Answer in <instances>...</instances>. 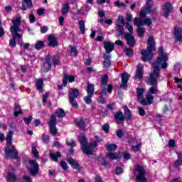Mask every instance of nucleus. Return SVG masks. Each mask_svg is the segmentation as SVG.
Instances as JSON below:
<instances>
[{
  "mask_svg": "<svg viewBox=\"0 0 182 182\" xmlns=\"http://www.w3.org/2000/svg\"><path fill=\"white\" fill-rule=\"evenodd\" d=\"M167 60H168L167 54L164 53V48L161 47L159 50V57L156 58V61L153 64L154 71L150 74L149 77H146V83L149 85V86H151L149 90L150 95H157L159 90L157 80L160 76V66L162 69H166L168 66Z\"/></svg>",
  "mask_w": 182,
  "mask_h": 182,
  "instance_id": "obj_1",
  "label": "nucleus"
},
{
  "mask_svg": "<svg viewBox=\"0 0 182 182\" xmlns=\"http://www.w3.org/2000/svg\"><path fill=\"white\" fill-rule=\"evenodd\" d=\"M21 21L22 16L19 14L14 17L11 21L13 25L10 27V31L13 38L9 42L11 48H15L16 46V39H21L22 38V29L19 28V26H21Z\"/></svg>",
  "mask_w": 182,
  "mask_h": 182,
  "instance_id": "obj_2",
  "label": "nucleus"
},
{
  "mask_svg": "<svg viewBox=\"0 0 182 182\" xmlns=\"http://www.w3.org/2000/svg\"><path fill=\"white\" fill-rule=\"evenodd\" d=\"M78 140L81 144V149L83 153L88 156L93 154V152L96 150V147H97V143L102 141V139L97 136H95V140H92L90 144H87V139L85 135H80L78 137Z\"/></svg>",
  "mask_w": 182,
  "mask_h": 182,
  "instance_id": "obj_3",
  "label": "nucleus"
},
{
  "mask_svg": "<svg viewBox=\"0 0 182 182\" xmlns=\"http://www.w3.org/2000/svg\"><path fill=\"white\" fill-rule=\"evenodd\" d=\"M12 132H9L6 136V141L7 146L4 150L6 159H18V151L15 149V146L12 144Z\"/></svg>",
  "mask_w": 182,
  "mask_h": 182,
  "instance_id": "obj_4",
  "label": "nucleus"
},
{
  "mask_svg": "<svg viewBox=\"0 0 182 182\" xmlns=\"http://www.w3.org/2000/svg\"><path fill=\"white\" fill-rule=\"evenodd\" d=\"M154 42V38L153 36H149L147 41V48L146 50H142L141 51V60L143 62H147L153 59V51L156 50V47Z\"/></svg>",
  "mask_w": 182,
  "mask_h": 182,
  "instance_id": "obj_5",
  "label": "nucleus"
},
{
  "mask_svg": "<svg viewBox=\"0 0 182 182\" xmlns=\"http://www.w3.org/2000/svg\"><path fill=\"white\" fill-rule=\"evenodd\" d=\"M144 92H146V90H144V88L136 89V97L139 102L141 103V105H142V106L153 105V100H154L153 95L147 92L146 95V98H144L143 97V95H144Z\"/></svg>",
  "mask_w": 182,
  "mask_h": 182,
  "instance_id": "obj_6",
  "label": "nucleus"
},
{
  "mask_svg": "<svg viewBox=\"0 0 182 182\" xmlns=\"http://www.w3.org/2000/svg\"><path fill=\"white\" fill-rule=\"evenodd\" d=\"M156 9L153 8V0H146V5L143 7L139 13L140 18L149 15V14H154Z\"/></svg>",
  "mask_w": 182,
  "mask_h": 182,
  "instance_id": "obj_7",
  "label": "nucleus"
},
{
  "mask_svg": "<svg viewBox=\"0 0 182 182\" xmlns=\"http://www.w3.org/2000/svg\"><path fill=\"white\" fill-rule=\"evenodd\" d=\"M26 168L31 176H36L39 173V165L35 160L28 161Z\"/></svg>",
  "mask_w": 182,
  "mask_h": 182,
  "instance_id": "obj_8",
  "label": "nucleus"
},
{
  "mask_svg": "<svg viewBox=\"0 0 182 182\" xmlns=\"http://www.w3.org/2000/svg\"><path fill=\"white\" fill-rule=\"evenodd\" d=\"M135 173L136 174L137 182H147V178H146V170L143 166L136 165Z\"/></svg>",
  "mask_w": 182,
  "mask_h": 182,
  "instance_id": "obj_9",
  "label": "nucleus"
},
{
  "mask_svg": "<svg viewBox=\"0 0 182 182\" xmlns=\"http://www.w3.org/2000/svg\"><path fill=\"white\" fill-rule=\"evenodd\" d=\"M141 18H134V23L138 28L143 26L144 25H147V26H150L151 25V18L148 16H142Z\"/></svg>",
  "mask_w": 182,
  "mask_h": 182,
  "instance_id": "obj_10",
  "label": "nucleus"
},
{
  "mask_svg": "<svg viewBox=\"0 0 182 182\" xmlns=\"http://www.w3.org/2000/svg\"><path fill=\"white\" fill-rule=\"evenodd\" d=\"M69 99H70V103L73 106V107H77V102H76V97L79 96V90L77 89H70L69 90Z\"/></svg>",
  "mask_w": 182,
  "mask_h": 182,
  "instance_id": "obj_11",
  "label": "nucleus"
},
{
  "mask_svg": "<svg viewBox=\"0 0 182 182\" xmlns=\"http://www.w3.org/2000/svg\"><path fill=\"white\" fill-rule=\"evenodd\" d=\"M58 122L56 121V117L53 115L50 117V120L48 122V126L50 129V134L53 136H56L58 134V129H56V124Z\"/></svg>",
  "mask_w": 182,
  "mask_h": 182,
  "instance_id": "obj_12",
  "label": "nucleus"
},
{
  "mask_svg": "<svg viewBox=\"0 0 182 182\" xmlns=\"http://www.w3.org/2000/svg\"><path fill=\"white\" fill-rule=\"evenodd\" d=\"M52 59L50 58V54L46 55V62L43 63V70L44 72H49L52 68Z\"/></svg>",
  "mask_w": 182,
  "mask_h": 182,
  "instance_id": "obj_13",
  "label": "nucleus"
},
{
  "mask_svg": "<svg viewBox=\"0 0 182 182\" xmlns=\"http://www.w3.org/2000/svg\"><path fill=\"white\" fill-rule=\"evenodd\" d=\"M173 12V5L170 4V2H167L165 4L164 6V13L163 16L164 18H168V15Z\"/></svg>",
  "mask_w": 182,
  "mask_h": 182,
  "instance_id": "obj_14",
  "label": "nucleus"
},
{
  "mask_svg": "<svg viewBox=\"0 0 182 182\" xmlns=\"http://www.w3.org/2000/svg\"><path fill=\"white\" fill-rule=\"evenodd\" d=\"M173 33L175 39L178 41V42H182V26L175 27Z\"/></svg>",
  "mask_w": 182,
  "mask_h": 182,
  "instance_id": "obj_15",
  "label": "nucleus"
},
{
  "mask_svg": "<svg viewBox=\"0 0 182 182\" xmlns=\"http://www.w3.org/2000/svg\"><path fill=\"white\" fill-rule=\"evenodd\" d=\"M114 117L117 124H123V123H124V115L122 111L117 112Z\"/></svg>",
  "mask_w": 182,
  "mask_h": 182,
  "instance_id": "obj_16",
  "label": "nucleus"
},
{
  "mask_svg": "<svg viewBox=\"0 0 182 182\" xmlns=\"http://www.w3.org/2000/svg\"><path fill=\"white\" fill-rule=\"evenodd\" d=\"M122 77V84H121V89H126L127 87V82H129V74L124 73L121 75Z\"/></svg>",
  "mask_w": 182,
  "mask_h": 182,
  "instance_id": "obj_17",
  "label": "nucleus"
},
{
  "mask_svg": "<svg viewBox=\"0 0 182 182\" xmlns=\"http://www.w3.org/2000/svg\"><path fill=\"white\" fill-rule=\"evenodd\" d=\"M124 37L129 46H134L136 45V40L132 34L126 33Z\"/></svg>",
  "mask_w": 182,
  "mask_h": 182,
  "instance_id": "obj_18",
  "label": "nucleus"
},
{
  "mask_svg": "<svg viewBox=\"0 0 182 182\" xmlns=\"http://www.w3.org/2000/svg\"><path fill=\"white\" fill-rule=\"evenodd\" d=\"M48 41V45L51 48H56V46H58V38H56L55 36L53 35L49 36Z\"/></svg>",
  "mask_w": 182,
  "mask_h": 182,
  "instance_id": "obj_19",
  "label": "nucleus"
},
{
  "mask_svg": "<svg viewBox=\"0 0 182 182\" xmlns=\"http://www.w3.org/2000/svg\"><path fill=\"white\" fill-rule=\"evenodd\" d=\"M143 69H144V66L141 64H139L135 75L136 79H139L140 80V79L143 77Z\"/></svg>",
  "mask_w": 182,
  "mask_h": 182,
  "instance_id": "obj_20",
  "label": "nucleus"
},
{
  "mask_svg": "<svg viewBox=\"0 0 182 182\" xmlns=\"http://www.w3.org/2000/svg\"><path fill=\"white\" fill-rule=\"evenodd\" d=\"M104 48L107 53H110L114 50V44L110 41H107L104 43Z\"/></svg>",
  "mask_w": 182,
  "mask_h": 182,
  "instance_id": "obj_21",
  "label": "nucleus"
},
{
  "mask_svg": "<svg viewBox=\"0 0 182 182\" xmlns=\"http://www.w3.org/2000/svg\"><path fill=\"white\" fill-rule=\"evenodd\" d=\"M68 80L70 83H72V82H75V77L73 75H68V74L64 75V78L63 79L64 86H68Z\"/></svg>",
  "mask_w": 182,
  "mask_h": 182,
  "instance_id": "obj_22",
  "label": "nucleus"
},
{
  "mask_svg": "<svg viewBox=\"0 0 182 182\" xmlns=\"http://www.w3.org/2000/svg\"><path fill=\"white\" fill-rule=\"evenodd\" d=\"M67 161L69 163V164H70V166H72L73 168L80 171V166H79V164H77V161H75V159L70 158L67 159Z\"/></svg>",
  "mask_w": 182,
  "mask_h": 182,
  "instance_id": "obj_23",
  "label": "nucleus"
},
{
  "mask_svg": "<svg viewBox=\"0 0 182 182\" xmlns=\"http://www.w3.org/2000/svg\"><path fill=\"white\" fill-rule=\"evenodd\" d=\"M23 5L21 7V9L22 11H26V7L25 5H26L27 8H32L33 6V4H32V0H23Z\"/></svg>",
  "mask_w": 182,
  "mask_h": 182,
  "instance_id": "obj_24",
  "label": "nucleus"
},
{
  "mask_svg": "<svg viewBox=\"0 0 182 182\" xmlns=\"http://www.w3.org/2000/svg\"><path fill=\"white\" fill-rule=\"evenodd\" d=\"M7 180L9 182H16V175H15V171L13 170L11 172H9Z\"/></svg>",
  "mask_w": 182,
  "mask_h": 182,
  "instance_id": "obj_25",
  "label": "nucleus"
},
{
  "mask_svg": "<svg viewBox=\"0 0 182 182\" xmlns=\"http://www.w3.org/2000/svg\"><path fill=\"white\" fill-rule=\"evenodd\" d=\"M86 91L89 96H93L95 95V85L87 84Z\"/></svg>",
  "mask_w": 182,
  "mask_h": 182,
  "instance_id": "obj_26",
  "label": "nucleus"
},
{
  "mask_svg": "<svg viewBox=\"0 0 182 182\" xmlns=\"http://www.w3.org/2000/svg\"><path fill=\"white\" fill-rule=\"evenodd\" d=\"M107 157L111 160H117V159H120L121 155L120 154L109 152L107 154Z\"/></svg>",
  "mask_w": 182,
  "mask_h": 182,
  "instance_id": "obj_27",
  "label": "nucleus"
},
{
  "mask_svg": "<svg viewBox=\"0 0 182 182\" xmlns=\"http://www.w3.org/2000/svg\"><path fill=\"white\" fill-rule=\"evenodd\" d=\"M34 48L36 49V50H41V49H43V48H45V42L42 41H38L36 43Z\"/></svg>",
  "mask_w": 182,
  "mask_h": 182,
  "instance_id": "obj_28",
  "label": "nucleus"
},
{
  "mask_svg": "<svg viewBox=\"0 0 182 182\" xmlns=\"http://www.w3.org/2000/svg\"><path fill=\"white\" fill-rule=\"evenodd\" d=\"M70 6L69 3H65L63 4V8L61 9V14L63 15H66V14L69 13V9H70Z\"/></svg>",
  "mask_w": 182,
  "mask_h": 182,
  "instance_id": "obj_29",
  "label": "nucleus"
},
{
  "mask_svg": "<svg viewBox=\"0 0 182 182\" xmlns=\"http://www.w3.org/2000/svg\"><path fill=\"white\" fill-rule=\"evenodd\" d=\"M75 123L81 130H85V121L82 119H75Z\"/></svg>",
  "mask_w": 182,
  "mask_h": 182,
  "instance_id": "obj_30",
  "label": "nucleus"
},
{
  "mask_svg": "<svg viewBox=\"0 0 182 182\" xmlns=\"http://www.w3.org/2000/svg\"><path fill=\"white\" fill-rule=\"evenodd\" d=\"M19 114H22V109H21V106L19 105L16 104L14 107V116L18 117Z\"/></svg>",
  "mask_w": 182,
  "mask_h": 182,
  "instance_id": "obj_31",
  "label": "nucleus"
},
{
  "mask_svg": "<svg viewBox=\"0 0 182 182\" xmlns=\"http://www.w3.org/2000/svg\"><path fill=\"white\" fill-rule=\"evenodd\" d=\"M60 156V152H56L55 154L50 152V157L51 158L53 161H58Z\"/></svg>",
  "mask_w": 182,
  "mask_h": 182,
  "instance_id": "obj_32",
  "label": "nucleus"
},
{
  "mask_svg": "<svg viewBox=\"0 0 182 182\" xmlns=\"http://www.w3.org/2000/svg\"><path fill=\"white\" fill-rule=\"evenodd\" d=\"M36 87L39 92H42L43 87V80L42 78L38 79L36 82Z\"/></svg>",
  "mask_w": 182,
  "mask_h": 182,
  "instance_id": "obj_33",
  "label": "nucleus"
},
{
  "mask_svg": "<svg viewBox=\"0 0 182 182\" xmlns=\"http://www.w3.org/2000/svg\"><path fill=\"white\" fill-rule=\"evenodd\" d=\"M55 114L57 117H59V118L65 117V116H66V114L65 113V110L60 108H58L55 111Z\"/></svg>",
  "mask_w": 182,
  "mask_h": 182,
  "instance_id": "obj_34",
  "label": "nucleus"
},
{
  "mask_svg": "<svg viewBox=\"0 0 182 182\" xmlns=\"http://www.w3.org/2000/svg\"><path fill=\"white\" fill-rule=\"evenodd\" d=\"M124 26V17L119 16L116 21V26Z\"/></svg>",
  "mask_w": 182,
  "mask_h": 182,
  "instance_id": "obj_35",
  "label": "nucleus"
},
{
  "mask_svg": "<svg viewBox=\"0 0 182 182\" xmlns=\"http://www.w3.org/2000/svg\"><path fill=\"white\" fill-rule=\"evenodd\" d=\"M124 113H125V117L127 120H130L132 119V112L127 107H124Z\"/></svg>",
  "mask_w": 182,
  "mask_h": 182,
  "instance_id": "obj_36",
  "label": "nucleus"
},
{
  "mask_svg": "<svg viewBox=\"0 0 182 182\" xmlns=\"http://www.w3.org/2000/svg\"><path fill=\"white\" fill-rule=\"evenodd\" d=\"M107 82H109V77L107 75H105L101 78V86L105 87L107 85Z\"/></svg>",
  "mask_w": 182,
  "mask_h": 182,
  "instance_id": "obj_37",
  "label": "nucleus"
},
{
  "mask_svg": "<svg viewBox=\"0 0 182 182\" xmlns=\"http://www.w3.org/2000/svg\"><path fill=\"white\" fill-rule=\"evenodd\" d=\"M124 26H117L116 31L117 32V38H119V36H121V35H123V32H124V29L123 28Z\"/></svg>",
  "mask_w": 182,
  "mask_h": 182,
  "instance_id": "obj_38",
  "label": "nucleus"
},
{
  "mask_svg": "<svg viewBox=\"0 0 182 182\" xmlns=\"http://www.w3.org/2000/svg\"><path fill=\"white\" fill-rule=\"evenodd\" d=\"M70 52L72 56H77L78 51H77V49L76 48V47L70 45Z\"/></svg>",
  "mask_w": 182,
  "mask_h": 182,
  "instance_id": "obj_39",
  "label": "nucleus"
},
{
  "mask_svg": "<svg viewBox=\"0 0 182 182\" xmlns=\"http://www.w3.org/2000/svg\"><path fill=\"white\" fill-rule=\"evenodd\" d=\"M136 32H137L139 38H143V35H144V32H146V29L144 28L139 27L137 28Z\"/></svg>",
  "mask_w": 182,
  "mask_h": 182,
  "instance_id": "obj_40",
  "label": "nucleus"
},
{
  "mask_svg": "<svg viewBox=\"0 0 182 182\" xmlns=\"http://www.w3.org/2000/svg\"><path fill=\"white\" fill-rule=\"evenodd\" d=\"M78 25L80 26V31L82 32V34H84L85 32V21H79Z\"/></svg>",
  "mask_w": 182,
  "mask_h": 182,
  "instance_id": "obj_41",
  "label": "nucleus"
},
{
  "mask_svg": "<svg viewBox=\"0 0 182 182\" xmlns=\"http://www.w3.org/2000/svg\"><path fill=\"white\" fill-rule=\"evenodd\" d=\"M106 147L108 151H114L117 149V146H116L115 144H109L107 145Z\"/></svg>",
  "mask_w": 182,
  "mask_h": 182,
  "instance_id": "obj_42",
  "label": "nucleus"
},
{
  "mask_svg": "<svg viewBox=\"0 0 182 182\" xmlns=\"http://www.w3.org/2000/svg\"><path fill=\"white\" fill-rule=\"evenodd\" d=\"M31 153L35 157V159H39V152L38 151V149H36V147L32 148Z\"/></svg>",
  "mask_w": 182,
  "mask_h": 182,
  "instance_id": "obj_43",
  "label": "nucleus"
},
{
  "mask_svg": "<svg viewBox=\"0 0 182 182\" xmlns=\"http://www.w3.org/2000/svg\"><path fill=\"white\" fill-rule=\"evenodd\" d=\"M66 144L70 147H76V142L73 139H70V141L67 140Z\"/></svg>",
  "mask_w": 182,
  "mask_h": 182,
  "instance_id": "obj_44",
  "label": "nucleus"
},
{
  "mask_svg": "<svg viewBox=\"0 0 182 182\" xmlns=\"http://www.w3.org/2000/svg\"><path fill=\"white\" fill-rule=\"evenodd\" d=\"M92 97L93 96L87 95L84 97V100L87 105H90L92 103Z\"/></svg>",
  "mask_w": 182,
  "mask_h": 182,
  "instance_id": "obj_45",
  "label": "nucleus"
},
{
  "mask_svg": "<svg viewBox=\"0 0 182 182\" xmlns=\"http://www.w3.org/2000/svg\"><path fill=\"white\" fill-rule=\"evenodd\" d=\"M5 36V30L2 27V21L0 20V38Z\"/></svg>",
  "mask_w": 182,
  "mask_h": 182,
  "instance_id": "obj_46",
  "label": "nucleus"
},
{
  "mask_svg": "<svg viewBox=\"0 0 182 182\" xmlns=\"http://www.w3.org/2000/svg\"><path fill=\"white\" fill-rule=\"evenodd\" d=\"M175 83H178V89H182V79H179L178 77L175 78Z\"/></svg>",
  "mask_w": 182,
  "mask_h": 182,
  "instance_id": "obj_47",
  "label": "nucleus"
},
{
  "mask_svg": "<svg viewBox=\"0 0 182 182\" xmlns=\"http://www.w3.org/2000/svg\"><path fill=\"white\" fill-rule=\"evenodd\" d=\"M102 130L105 132V133H109V130H110V126L109 125V124H105L102 126Z\"/></svg>",
  "mask_w": 182,
  "mask_h": 182,
  "instance_id": "obj_48",
  "label": "nucleus"
},
{
  "mask_svg": "<svg viewBox=\"0 0 182 182\" xmlns=\"http://www.w3.org/2000/svg\"><path fill=\"white\" fill-rule=\"evenodd\" d=\"M115 6H117V8H124L126 6V4L124 3H120L119 1H117L114 2Z\"/></svg>",
  "mask_w": 182,
  "mask_h": 182,
  "instance_id": "obj_49",
  "label": "nucleus"
},
{
  "mask_svg": "<svg viewBox=\"0 0 182 182\" xmlns=\"http://www.w3.org/2000/svg\"><path fill=\"white\" fill-rule=\"evenodd\" d=\"M168 146L171 149H174L176 147V141L173 139H170L168 141Z\"/></svg>",
  "mask_w": 182,
  "mask_h": 182,
  "instance_id": "obj_50",
  "label": "nucleus"
},
{
  "mask_svg": "<svg viewBox=\"0 0 182 182\" xmlns=\"http://www.w3.org/2000/svg\"><path fill=\"white\" fill-rule=\"evenodd\" d=\"M180 166H182V159H178L175 161L173 164V167H180Z\"/></svg>",
  "mask_w": 182,
  "mask_h": 182,
  "instance_id": "obj_51",
  "label": "nucleus"
},
{
  "mask_svg": "<svg viewBox=\"0 0 182 182\" xmlns=\"http://www.w3.org/2000/svg\"><path fill=\"white\" fill-rule=\"evenodd\" d=\"M60 166L63 168V170H68V164H66V162H65L63 161H61L60 163Z\"/></svg>",
  "mask_w": 182,
  "mask_h": 182,
  "instance_id": "obj_52",
  "label": "nucleus"
},
{
  "mask_svg": "<svg viewBox=\"0 0 182 182\" xmlns=\"http://www.w3.org/2000/svg\"><path fill=\"white\" fill-rule=\"evenodd\" d=\"M138 110L139 113V116H144L146 114V111H144V109L141 107H138Z\"/></svg>",
  "mask_w": 182,
  "mask_h": 182,
  "instance_id": "obj_53",
  "label": "nucleus"
},
{
  "mask_svg": "<svg viewBox=\"0 0 182 182\" xmlns=\"http://www.w3.org/2000/svg\"><path fill=\"white\" fill-rule=\"evenodd\" d=\"M126 28L129 31V33L132 35L133 34V26L129 25V23H126Z\"/></svg>",
  "mask_w": 182,
  "mask_h": 182,
  "instance_id": "obj_54",
  "label": "nucleus"
},
{
  "mask_svg": "<svg viewBox=\"0 0 182 182\" xmlns=\"http://www.w3.org/2000/svg\"><path fill=\"white\" fill-rule=\"evenodd\" d=\"M126 21L127 22H132V21H133V16L132 14H127Z\"/></svg>",
  "mask_w": 182,
  "mask_h": 182,
  "instance_id": "obj_55",
  "label": "nucleus"
},
{
  "mask_svg": "<svg viewBox=\"0 0 182 182\" xmlns=\"http://www.w3.org/2000/svg\"><path fill=\"white\" fill-rule=\"evenodd\" d=\"M33 119L32 116H30L28 118H24V123L28 125L31 124V122H32Z\"/></svg>",
  "mask_w": 182,
  "mask_h": 182,
  "instance_id": "obj_56",
  "label": "nucleus"
},
{
  "mask_svg": "<svg viewBox=\"0 0 182 182\" xmlns=\"http://www.w3.org/2000/svg\"><path fill=\"white\" fill-rule=\"evenodd\" d=\"M42 139H43V141H44L45 143H49V136L48 135H45L44 134L42 135Z\"/></svg>",
  "mask_w": 182,
  "mask_h": 182,
  "instance_id": "obj_57",
  "label": "nucleus"
},
{
  "mask_svg": "<svg viewBox=\"0 0 182 182\" xmlns=\"http://www.w3.org/2000/svg\"><path fill=\"white\" fill-rule=\"evenodd\" d=\"M30 22L31 23H33L35 21H36V18L35 17V15H33V13L30 14Z\"/></svg>",
  "mask_w": 182,
  "mask_h": 182,
  "instance_id": "obj_58",
  "label": "nucleus"
},
{
  "mask_svg": "<svg viewBox=\"0 0 182 182\" xmlns=\"http://www.w3.org/2000/svg\"><path fill=\"white\" fill-rule=\"evenodd\" d=\"M125 53L127 56H133V50L129 48L125 49Z\"/></svg>",
  "mask_w": 182,
  "mask_h": 182,
  "instance_id": "obj_59",
  "label": "nucleus"
},
{
  "mask_svg": "<svg viewBox=\"0 0 182 182\" xmlns=\"http://www.w3.org/2000/svg\"><path fill=\"white\" fill-rule=\"evenodd\" d=\"M116 174H122L123 173V168L117 166L115 170Z\"/></svg>",
  "mask_w": 182,
  "mask_h": 182,
  "instance_id": "obj_60",
  "label": "nucleus"
},
{
  "mask_svg": "<svg viewBox=\"0 0 182 182\" xmlns=\"http://www.w3.org/2000/svg\"><path fill=\"white\" fill-rule=\"evenodd\" d=\"M53 63L54 65H59V57L58 55L54 56Z\"/></svg>",
  "mask_w": 182,
  "mask_h": 182,
  "instance_id": "obj_61",
  "label": "nucleus"
},
{
  "mask_svg": "<svg viewBox=\"0 0 182 182\" xmlns=\"http://www.w3.org/2000/svg\"><path fill=\"white\" fill-rule=\"evenodd\" d=\"M141 147V144H139L134 146H132V150L136 153V151H139Z\"/></svg>",
  "mask_w": 182,
  "mask_h": 182,
  "instance_id": "obj_62",
  "label": "nucleus"
},
{
  "mask_svg": "<svg viewBox=\"0 0 182 182\" xmlns=\"http://www.w3.org/2000/svg\"><path fill=\"white\" fill-rule=\"evenodd\" d=\"M104 68H110V60H105L103 62Z\"/></svg>",
  "mask_w": 182,
  "mask_h": 182,
  "instance_id": "obj_63",
  "label": "nucleus"
},
{
  "mask_svg": "<svg viewBox=\"0 0 182 182\" xmlns=\"http://www.w3.org/2000/svg\"><path fill=\"white\" fill-rule=\"evenodd\" d=\"M48 97H49V92H46L43 95V103H46V100H47Z\"/></svg>",
  "mask_w": 182,
  "mask_h": 182,
  "instance_id": "obj_64",
  "label": "nucleus"
}]
</instances>
